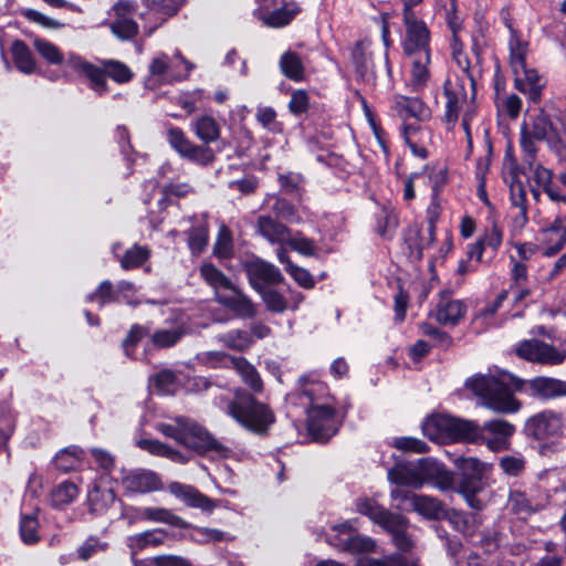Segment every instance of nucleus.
Returning <instances> with one entry per match:
<instances>
[{
    "label": "nucleus",
    "instance_id": "obj_1",
    "mask_svg": "<svg viewBox=\"0 0 566 566\" xmlns=\"http://www.w3.org/2000/svg\"><path fill=\"white\" fill-rule=\"evenodd\" d=\"M520 377L509 373L483 375L476 374L465 380V387L479 399L485 408L503 415L516 413L522 402L514 397L517 392Z\"/></svg>",
    "mask_w": 566,
    "mask_h": 566
},
{
    "label": "nucleus",
    "instance_id": "obj_2",
    "mask_svg": "<svg viewBox=\"0 0 566 566\" xmlns=\"http://www.w3.org/2000/svg\"><path fill=\"white\" fill-rule=\"evenodd\" d=\"M226 412L242 428L259 437H268L276 421L272 408L244 388H237L233 391Z\"/></svg>",
    "mask_w": 566,
    "mask_h": 566
},
{
    "label": "nucleus",
    "instance_id": "obj_3",
    "mask_svg": "<svg viewBox=\"0 0 566 566\" xmlns=\"http://www.w3.org/2000/svg\"><path fill=\"white\" fill-rule=\"evenodd\" d=\"M564 430L563 415L552 409H544L525 420L522 434L525 439L537 442L539 453L546 455L563 450Z\"/></svg>",
    "mask_w": 566,
    "mask_h": 566
},
{
    "label": "nucleus",
    "instance_id": "obj_4",
    "mask_svg": "<svg viewBox=\"0 0 566 566\" xmlns=\"http://www.w3.org/2000/svg\"><path fill=\"white\" fill-rule=\"evenodd\" d=\"M421 429L431 441L479 443L483 439V432L475 422L444 413L428 416Z\"/></svg>",
    "mask_w": 566,
    "mask_h": 566
},
{
    "label": "nucleus",
    "instance_id": "obj_5",
    "mask_svg": "<svg viewBox=\"0 0 566 566\" xmlns=\"http://www.w3.org/2000/svg\"><path fill=\"white\" fill-rule=\"evenodd\" d=\"M454 467L459 472V481L452 490L461 494L473 510H483L484 503L478 497V494L484 488L485 463L472 457H458L454 460Z\"/></svg>",
    "mask_w": 566,
    "mask_h": 566
},
{
    "label": "nucleus",
    "instance_id": "obj_6",
    "mask_svg": "<svg viewBox=\"0 0 566 566\" xmlns=\"http://www.w3.org/2000/svg\"><path fill=\"white\" fill-rule=\"evenodd\" d=\"M306 413V430L314 442L327 443L343 426V420L337 418L336 408L331 405H310Z\"/></svg>",
    "mask_w": 566,
    "mask_h": 566
},
{
    "label": "nucleus",
    "instance_id": "obj_7",
    "mask_svg": "<svg viewBox=\"0 0 566 566\" xmlns=\"http://www.w3.org/2000/svg\"><path fill=\"white\" fill-rule=\"evenodd\" d=\"M405 35L401 39V49L405 56L432 53L431 30L427 22L417 14L402 15Z\"/></svg>",
    "mask_w": 566,
    "mask_h": 566
},
{
    "label": "nucleus",
    "instance_id": "obj_8",
    "mask_svg": "<svg viewBox=\"0 0 566 566\" xmlns=\"http://www.w3.org/2000/svg\"><path fill=\"white\" fill-rule=\"evenodd\" d=\"M167 142L181 158L192 164L208 167L216 161V155L208 145L192 143L180 127H170L167 130Z\"/></svg>",
    "mask_w": 566,
    "mask_h": 566
},
{
    "label": "nucleus",
    "instance_id": "obj_9",
    "mask_svg": "<svg viewBox=\"0 0 566 566\" xmlns=\"http://www.w3.org/2000/svg\"><path fill=\"white\" fill-rule=\"evenodd\" d=\"M184 447L193 451L200 457L216 455L219 459H227L231 452L230 448L218 441L203 426L190 420Z\"/></svg>",
    "mask_w": 566,
    "mask_h": 566
},
{
    "label": "nucleus",
    "instance_id": "obj_10",
    "mask_svg": "<svg viewBox=\"0 0 566 566\" xmlns=\"http://www.w3.org/2000/svg\"><path fill=\"white\" fill-rule=\"evenodd\" d=\"M517 385V392L541 401L566 397V380L558 378L547 376H536L532 379L521 378Z\"/></svg>",
    "mask_w": 566,
    "mask_h": 566
},
{
    "label": "nucleus",
    "instance_id": "obj_11",
    "mask_svg": "<svg viewBox=\"0 0 566 566\" xmlns=\"http://www.w3.org/2000/svg\"><path fill=\"white\" fill-rule=\"evenodd\" d=\"M518 358L544 366H558L563 364L560 352L552 344L531 338L523 339L515 346Z\"/></svg>",
    "mask_w": 566,
    "mask_h": 566
},
{
    "label": "nucleus",
    "instance_id": "obj_12",
    "mask_svg": "<svg viewBox=\"0 0 566 566\" xmlns=\"http://www.w3.org/2000/svg\"><path fill=\"white\" fill-rule=\"evenodd\" d=\"M242 269L255 292L265 289V285H279L285 281L277 266L258 256L243 261Z\"/></svg>",
    "mask_w": 566,
    "mask_h": 566
},
{
    "label": "nucleus",
    "instance_id": "obj_13",
    "mask_svg": "<svg viewBox=\"0 0 566 566\" xmlns=\"http://www.w3.org/2000/svg\"><path fill=\"white\" fill-rule=\"evenodd\" d=\"M256 2L260 4L258 11L262 14L263 23L274 29L289 25L302 11L294 0H271V4H268V0Z\"/></svg>",
    "mask_w": 566,
    "mask_h": 566
},
{
    "label": "nucleus",
    "instance_id": "obj_14",
    "mask_svg": "<svg viewBox=\"0 0 566 566\" xmlns=\"http://www.w3.org/2000/svg\"><path fill=\"white\" fill-rule=\"evenodd\" d=\"M69 63L74 72L81 76H84L88 81V88L93 91L98 97H103L108 94L109 85L106 81L103 60H99V64L97 65L84 60L80 55H73Z\"/></svg>",
    "mask_w": 566,
    "mask_h": 566
},
{
    "label": "nucleus",
    "instance_id": "obj_15",
    "mask_svg": "<svg viewBox=\"0 0 566 566\" xmlns=\"http://www.w3.org/2000/svg\"><path fill=\"white\" fill-rule=\"evenodd\" d=\"M417 468L421 486L424 483H432L441 491L453 489L454 473L447 469L442 462L433 458H422L418 460Z\"/></svg>",
    "mask_w": 566,
    "mask_h": 566
},
{
    "label": "nucleus",
    "instance_id": "obj_16",
    "mask_svg": "<svg viewBox=\"0 0 566 566\" xmlns=\"http://www.w3.org/2000/svg\"><path fill=\"white\" fill-rule=\"evenodd\" d=\"M443 95L446 97V109L441 120L447 125L448 130H453L462 109L467 102L468 93L462 81L454 84L447 80L443 84Z\"/></svg>",
    "mask_w": 566,
    "mask_h": 566
},
{
    "label": "nucleus",
    "instance_id": "obj_17",
    "mask_svg": "<svg viewBox=\"0 0 566 566\" xmlns=\"http://www.w3.org/2000/svg\"><path fill=\"white\" fill-rule=\"evenodd\" d=\"M530 133L536 140H546L549 148L560 155L566 150V145L559 132L553 125L551 117L543 109L533 118Z\"/></svg>",
    "mask_w": 566,
    "mask_h": 566
},
{
    "label": "nucleus",
    "instance_id": "obj_18",
    "mask_svg": "<svg viewBox=\"0 0 566 566\" xmlns=\"http://www.w3.org/2000/svg\"><path fill=\"white\" fill-rule=\"evenodd\" d=\"M401 239L403 253L412 263L420 262L423 259V250L431 247L427 245L423 224L417 221L409 223L402 230Z\"/></svg>",
    "mask_w": 566,
    "mask_h": 566
},
{
    "label": "nucleus",
    "instance_id": "obj_19",
    "mask_svg": "<svg viewBox=\"0 0 566 566\" xmlns=\"http://www.w3.org/2000/svg\"><path fill=\"white\" fill-rule=\"evenodd\" d=\"M230 292H232L231 295L217 293V303L228 308L238 318H254L258 311L252 300L237 285Z\"/></svg>",
    "mask_w": 566,
    "mask_h": 566
},
{
    "label": "nucleus",
    "instance_id": "obj_20",
    "mask_svg": "<svg viewBox=\"0 0 566 566\" xmlns=\"http://www.w3.org/2000/svg\"><path fill=\"white\" fill-rule=\"evenodd\" d=\"M169 535V532L161 527L149 528L128 535L125 538V545L129 551L130 559H134V556L147 548H157L164 545Z\"/></svg>",
    "mask_w": 566,
    "mask_h": 566
},
{
    "label": "nucleus",
    "instance_id": "obj_21",
    "mask_svg": "<svg viewBox=\"0 0 566 566\" xmlns=\"http://www.w3.org/2000/svg\"><path fill=\"white\" fill-rule=\"evenodd\" d=\"M436 306V319L441 325L455 326L465 316L467 305L461 300H453L449 291L440 292Z\"/></svg>",
    "mask_w": 566,
    "mask_h": 566
},
{
    "label": "nucleus",
    "instance_id": "obj_22",
    "mask_svg": "<svg viewBox=\"0 0 566 566\" xmlns=\"http://www.w3.org/2000/svg\"><path fill=\"white\" fill-rule=\"evenodd\" d=\"M171 494L182 500L189 507L200 509L202 512L212 513L218 506L217 502L197 488L180 482H171L168 486Z\"/></svg>",
    "mask_w": 566,
    "mask_h": 566
},
{
    "label": "nucleus",
    "instance_id": "obj_23",
    "mask_svg": "<svg viewBox=\"0 0 566 566\" xmlns=\"http://www.w3.org/2000/svg\"><path fill=\"white\" fill-rule=\"evenodd\" d=\"M122 484L128 493L145 494L163 489L160 476L147 470H137L128 473L122 479Z\"/></svg>",
    "mask_w": 566,
    "mask_h": 566
},
{
    "label": "nucleus",
    "instance_id": "obj_24",
    "mask_svg": "<svg viewBox=\"0 0 566 566\" xmlns=\"http://www.w3.org/2000/svg\"><path fill=\"white\" fill-rule=\"evenodd\" d=\"M514 87L520 93L527 95L528 99L538 104L542 101L544 84H541V76L535 69H528L525 63L524 69H516Z\"/></svg>",
    "mask_w": 566,
    "mask_h": 566
},
{
    "label": "nucleus",
    "instance_id": "obj_25",
    "mask_svg": "<svg viewBox=\"0 0 566 566\" xmlns=\"http://www.w3.org/2000/svg\"><path fill=\"white\" fill-rule=\"evenodd\" d=\"M327 543L353 555L371 553L376 548V543L371 537L360 534L349 535L347 537H340L339 534H334L327 538Z\"/></svg>",
    "mask_w": 566,
    "mask_h": 566
},
{
    "label": "nucleus",
    "instance_id": "obj_26",
    "mask_svg": "<svg viewBox=\"0 0 566 566\" xmlns=\"http://www.w3.org/2000/svg\"><path fill=\"white\" fill-rule=\"evenodd\" d=\"M388 480L398 486H421L417 463L408 461L397 460L395 465L388 470Z\"/></svg>",
    "mask_w": 566,
    "mask_h": 566
},
{
    "label": "nucleus",
    "instance_id": "obj_27",
    "mask_svg": "<svg viewBox=\"0 0 566 566\" xmlns=\"http://www.w3.org/2000/svg\"><path fill=\"white\" fill-rule=\"evenodd\" d=\"M199 275L213 290L216 301L217 293H221L220 290H234L235 284L232 280L211 262H203L199 266Z\"/></svg>",
    "mask_w": 566,
    "mask_h": 566
},
{
    "label": "nucleus",
    "instance_id": "obj_28",
    "mask_svg": "<svg viewBox=\"0 0 566 566\" xmlns=\"http://www.w3.org/2000/svg\"><path fill=\"white\" fill-rule=\"evenodd\" d=\"M258 232L271 243H282L290 237V229L269 214H261L256 220Z\"/></svg>",
    "mask_w": 566,
    "mask_h": 566
},
{
    "label": "nucleus",
    "instance_id": "obj_29",
    "mask_svg": "<svg viewBox=\"0 0 566 566\" xmlns=\"http://www.w3.org/2000/svg\"><path fill=\"white\" fill-rule=\"evenodd\" d=\"M232 368L240 375L242 381L252 394H261L264 389L263 380L258 369L244 357L232 358Z\"/></svg>",
    "mask_w": 566,
    "mask_h": 566
},
{
    "label": "nucleus",
    "instance_id": "obj_30",
    "mask_svg": "<svg viewBox=\"0 0 566 566\" xmlns=\"http://www.w3.org/2000/svg\"><path fill=\"white\" fill-rule=\"evenodd\" d=\"M10 52L15 69L27 75L33 74L36 70V61L28 44L20 39L12 42Z\"/></svg>",
    "mask_w": 566,
    "mask_h": 566
},
{
    "label": "nucleus",
    "instance_id": "obj_31",
    "mask_svg": "<svg viewBox=\"0 0 566 566\" xmlns=\"http://www.w3.org/2000/svg\"><path fill=\"white\" fill-rule=\"evenodd\" d=\"M191 130L199 140L209 145L219 139L221 126L211 115H201L192 120Z\"/></svg>",
    "mask_w": 566,
    "mask_h": 566
},
{
    "label": "nucleus",
    "instance_id": "obj_32",
    "mask_svg": "<svg viewBox=\"0 0 566 566\" xmlns=\"http://www.w3.org/2000/svg\"><path fill=\"white\" fill-rule=\"evenodd\" d=\"M115 500L116 493L113 489L94 485L87 494L88 511L93 515H102L114 504Z\"/></svg>",
    "mask_w": 566,
    "mask_h": 566
},
{
    "label": "nucleus",
    "instance_id": "obj_33",
    "mask_svg": "<svg viewBox=\"0 0 566 566\" xmlns=\"http://www.w3.org/2000/svg\"><path fill=\"white\" fill-rule=\"evenodd\" d=\"M281 73L290 81L300 83L305 80V66L300 56L295 51H285L279 62Z\"/></svg>",
    "mask_w": 566,
    "mask_h": 566
},
{
    "label": "nucleus",
    "instance_id": "obj_34",
    "mask_svg": "<svg viewBox=\"0 0 566 566\" xmlns=\"http://www.w3.org/2000/svg\"><path fill=\"white\" fill-rule=\"evenodd\" d=\"M412 504L420 515L433 521H442L447 511L441 501L427 495H413Z\"/></svg>",
    "mask_w": 566,
    "mask_h": 566
},
{
    "label": "nucleus",
    "instance_id": "obj_35",
    "mask_svg": "<svg viewBox=\"0 0 566 566\" xmlns=\"http://www.w3.org/2000/svg\"><path fill=\"white\" fill-rule=\"evenodd\" d=\"M530 43L522 39L521 32L510 34L509 38V62L513 73H516V69H524L526 63V56L528 52Z\"/></svg>",
    "mask_w": 566,
    "mask_h": 566
},
{
    "label": "nucleus",
    "instance_id": "obj_36",
    "mask_svg": "<svg viewBox=\"0 0 566 566\" xmlns=\"http://www.w3.org/2000/svg\"><path fill=\"white\" fill-rule=\"evenodd\" d=\"M371 41L367 38L356 41L350 50V60L355 69V73L360 77H365L368 72V64L371 60V52L368 51Z\"/></svg>",
    "mask_w": 566,
    "mask_h": 566
},
{
    "label": "nucleus",
    "instance_id": "obj_37",
    "mask_svg": "<svg viewBox=\"0 0 566 566\" xmlns=\"http://www.w3.org/2000/svg\"><path fill=\"white\" fill-rule=\"evenodd\" d=\"M145 521L165 523L170 526L190 530L192 524L185 521L182 517L174 514L170 510L164 507H144Z\"/></svg>",
    "mask_w": 566,
    "mask_h": 566
},
{
    "label": "nucleus",
    "instance_id": "obj_38",
    "mask_svg": "<svg viewBox=\"0 0 566 566\" xmlns=\"http://www.w3.org/2000/svg\"><path fill=\"white\" fill-rule=\"evenodd\" d=\"M376 233L385 240H391L399 226V219L392 208L384 206L376 214Z\"/></svg>",
    "mask_w": 566,
    "mask_h": 566
},
{
    "label": "nucleus",
    "instance_id": "obj_39",
    "mask_svg": "<svg viewBox=\"0 0 566 566\" xmlns=\"http://www.w3.org/2000/svg\"><path fill=\"white\" fill-rule=\"evenodd\" d=\"M219 342H221L224 347L239 353L249 350L254 344V339L250 332L239 328L230 329L227 333L221 334L219 336Z\"/></svg>",
    "mask_w": 566,
    "mask_h": 566
},
{
    "label": "nucleus",
    "instance_id": "obj_40",
    "mask_svg": "<svg viewBox=\"0 0 566 566\" xmlns=\"http://www.w3.org/2000/svg\"><path fill=\"white\" fill-rule=\"evenodd\" d=\"M187 235V245L192 255L201 254L209 242V224L202 222L184 232Z\"/></svg>",
    "mask_w": 566,
    "mask_h": 566
},
{
    "label": "nucleus",
    "instance_id": "obj_41",
    "mask_svg": "<svg viewBox=\"0 0 566 566\" xmlns=\"http://www.w3.org/2000/svg\"><path fill=\"white\" fill-rule=\"evenodd\" d=\"M86 303H96L99 308L107 304L119 303V296L116 286L109 281H102L97 287L85 296Z\"/></svg>",
    "mask_w": 566,
    "mask_h": 566
},
{
    "label": "nucleus",
    "instance_id": "obj_42",
    "mask_svg": "<svg viewBox=\"0 0 566 566\" xmlns=\"http://www.w3.org/2000/svg\"><path fill=\"white\" fill-rule=\"evenodd\" d=\"M431 55L432 53H429L428 60L426 53L411 56V83L417 90L426 87L430 81L431 74L429 65L431 64Z\"/></svg>",
    "mask_w": 566,
    "mask_h": 566
},
{
    "label": "nucleus",
    "instance_id": "obj_43",
    "mask_svg": "<svg viewBox=\"0 0 566 566\" xmlns=\"http://www.w3.org/2000/svg\"><path fill=\"white\" fill-rule=\"evenodd\" d=\"M298 381L301 384V395L310 400V405H321L319 401L329 395V388L323 381L310 380L307 376H301Z\"/></svg>",
    "mask_w": 566,
    "mask_h": 566
},
{
    "label": "nucleus",
    "instance_id": "obj_44",
    "mask_svg": "<svg viewBox=\"0 0 566 566\" xmlns=\"http://www.w3.org/2000/svg\"><path fill=\"white\" fill-rule=\"evenodd\" d=\"M149 258L150 250L145 245L135 243L119 258V264L123 270L129 271L143 266Z\"/></svg>",
    "mask_w": 566,
    "mask_h": 566
},
{
    "label": "nucleus",
    "instance_id": "obj_45",
    "mask_svg": "<svg viewBox=\"0 0 566 566\" xmlns=\"http://www.w3.org/2000/svg\"><path fill=\"white\" fill-rule=\"evenodd\" d=\"M103 65L105 69L106 80L111 78L117 84L129 83L134 77L132 69L119 60L104 59Z\"/></svg>",
    "mask_w": 566,
    "mask_h": 566
},
{
    "label": "nucleus",
    "instance_id": "obj_46",
    "mask_svg": "<svg viewBox=\"0 0 566 566\" xmlns=\"http://www.w3.org/2000/svg\"><path fill=\"white\" fill-rule=\"evenodd\" d=\"M39 520L36 513L21 514L19 523V533L21 541L25 545H35L40 542L39 536Z\"/></svg>",
    "mask_w": 566,
    "mask_h": 566
},
{
    "label": "nucleus",
    "instance_id": "obj_47",
    "mask_svg": "<svg viewBox=\"0 0 566 566\" xmlns=\"http://www.w3.org/2000/svg\"><path fill=\"white\" fill-rule=\"evenodd\" d=\"M442 208L440 197L430 198V203L426 209L427 222V245H432L437 240V222L441 217Z\"/></svg>",
    "mask_w": 566,
    "mask_h": 566
},
{
    "label": "nucleus",
    "instance_id": "obj_48",
    "mask_svg": "<svg viewBox=\"0 0 566 566\" xmlns=\"http://www.w3.org/2000/svg\"><path fill=\"white\" fill-rule=\"evenodd\" d=\"M33 46L41 55V57H43L48 63L53 65H61L64 62L63 52L53 42L42 38H35L33 41Z\"/></svg>",
    "mask_w": 566,
    "mask_h": 566
},
{
    "label": "nucleus",
    "instance_id": "obj_49",
    "mask_svg": "<svg viewBox=\"0 0 566 566\" xmlns=\"http://www.w3.org/2000/svg\"><path fill=\"white\" fill-rule=\"evenodd\" d=\"M420 130L421 127L417 124H402L400 135L415 157L427 159L429 157V150L424 146L418 145V143L412 139Z\"/></svg>",
    "mask_w": 566,
    "mask_h": 566
},
{
    "label": "nucleus",
    "instance_id": "obj_50",
    "mask_svg": "<svg viewBox=\"0 0 566 566\" xmlns=\"http://www.w3.org/2000/svg\"><path fill=\"white\" fill-rule=\"evenodd\" d=\"M111 31L119 40L130 41L138 34L139 27L132 18H116L111 23Z\"/></svg>",
    "mask_w": 566,
    "mask_h": 566
},
{
    "label": "nucleus",
    "instance_id": "obj_51",
    "mask_svg": "<svg viewBox=\"0 0 566 566\" xmlns=\"http://www.w3.org/2000/svg\"><path fill=\"white\" fill-rule=\"evenodd\" d=\"M233 238L231 230L227 226H222L219 230L214 247L213 254L218 259L229 260L233 256Z\"/></svg>",
    "mask_w": 566,
    "mask_h": 566
},
{
    "label": "nucleus",
    "instance_id": "obj_52",
    "mask_svg": "<svg viewBox=\"0 0 566 566\" xmlns=\"http://www.w3.org/2000/svg\"><path fill=\"white\" fill-rule=\"evenodd\" d=\"M256 293L261 296L269 312L280 314L287 310V300L277 290L265 287Z\"/></svg>",
    "mask_w": 566,
    "mask_h": 566
},
{
    "label": "nucleus",
    "instance_id": "obj_53",
    "mask_svg": "<svg viewBox=\"0 0 566 566\" xmlns=\"http://www.w3.org/2000/svg\"><path fill=\"white\" fill-rule=\"evenodd\" d=\"M190 419L187 417H177L176 423H161L159 431L167 438L174 439L184 446Z\"/></svg>",
    "mask_w": 566,
    "mask_h": 566
},
{
    "label": "nucleus",
    "instance_id": "obj_54",
    "mask_svg": "<svg viewBox=\"0 0 566 566\" xmlns=\"http://www.w3.org/2000/svg\"><path fill=\"white\" fill-rule=\"evenodd\" d=\"M356 511L367 516L373 523L377 524L385 512V507L380 505L375 499L363 496L355 501Z\"/></svg>",
    "mask_w": 566,
    "mask_h": 566
},
{
    "label": "nucleus",
    "instance_id": "obj_55",
    "mask_svg": "<svg viewBox=\"0 0 566 566\" xmlns=\"http://www.w3.org/2000/svg\"><path fill=\"white\" fill-rule=\"evenodd\" d=\"M271 209L276 219H281L290 223L298 222L301 220L297 208L289 199L281 197L276 198Z\"/></svg>",
    "mask_w": 566,
    "mask_h": 566
},
{
    "label": "nucleus",
    "instance_id": "obj_56",
    "mask_svg": "<svg viewBox=\"0 0 566 566\" xmlns=\"http://www.w3.org/2000/svg\"><path fill=\"white\" fill-rule=\"evenodd\" d=\"M310 95L303 88L291 91V98L287 104L289 112L295 117H302L310 109Z\"/></svg>",
    "mask_w": 566,
    "mask_h": 566
},
{
    "label": "nucleus",
    "instance_id": "obj_57",
    "mask_svg": "<svg viewBox=\"0 0 566 566\" xmlns=\"http://www.w3.org/2000/svg\"><path fill=\"white\" fill-rule=\"evenodd\" d=\"M184 332L179 328L157 329L151 335V343L158 348H169L175 346L182 338Z\"/></svg>",
    "mask_w": 566,
    "mask_h": 566
},
{
    "label": "nucleus",
    "instance_id": "obj_58",
    "mask_svg": "<svg viewBox=\"0 0 566 566\" xmlns=\"http://www.w3.org/2000/svg\"><path fill=\"white\" fill-rule=\"evenodd\" d=\"M482 431L489 432L494 438L511 439L516 432V427L505 419H491L484 422Z\"/></svg>",
    "mask_w": 566,
    "mask_h": 566
},
{
    "label": "nucleus",
    "instance_id": "obj_59",
    "mask_svg": "<svg viewBox=\"0 0 566 566\" xmlns=\"http://www.w3.org/2000/svg\"><path fill=\"white\" fill-rule=\"evenodd\" d=\"M377 525L392 535L402 528H408V518L402 514L392 513L386 509Z\"/></svg>",
    "mask_w": 566,
    "mask_h": 566
},
{
    "label": "nucleus",
    "instance_id": "obj_60",
    "mask_svg": "<svg viewBox=\"0 0 566 566\" xmlns=\"http://www.w3.org/2000/svg\"><path fill=\"white\" fill-rule=\"evenodd\" d=\"M509 505L513 514H526L531 515L534 513L531 501L528 500L525 492L521 490H511L509 493Z\"/></svg>",
    "mask_w": 566,
    "mask_h": 566
},
{
    "label": "nucleus",
    "instance_id": "obj_61",
    "mask_svg": "<svg viewBox=\"0 0 566 566\" xmlns=\"http://www.w3.org/2000/svg\"><path fill=\"white\" fill-rule=\"evenodd\" d=\"M286 242L293 251L301 255L316 256L315 242L312 239L304 237L300 231H297L293 237H290Z\"/></svg>",
    "mask_w": 566,
    "mask_h": 566
},
{
    "label": "nucleus",
    "instance_id": "obj_62",
    "mask_svg": "<svg viewBox=\"0 0 566 566\" xmlns=\"http://www.w3.org/2000/svg\"><path fill=\"white\" fill-rule=\"evenodd\" d=\"M150 328L139 324H133L122 342V347L127 356L130 350L134 352L139 342L147 335H149Z\"/></svg>",
    "mask_w": 566,
    "mask_h": 566
},
{
    "label": "nucleus",
    "instance_id": "obj_63",
    "mask_svg": "<svg viewBox=\"0 0 566 566\" xmlns=\"http://www.w3.org/2000/svg\"><path fill=\"white\" fill-rule=\"evenodd\" d=\"M78 495V488L71 481L61 482L53 491L52 499L56 504H70Z\"/></svg>",
    "mask_w": 566,
    "mask_h": 566
},
{
    "label": "nucleus",
    "instance_id": "obj_64",
    "mask_svg": "<svg viewBox=\"0 0 566 566\" xmlns=\"http://www.w3.org/2000/svg\"><path fill=\"white\" fill-rule=\"evenodd\" d=\"M442 521H448L450 525L458 532L465 534L471 527V516L455 509H448Z\"/></svg>",
    "mask_w": 566,
    "mask_h": 566
}]
</instances>
